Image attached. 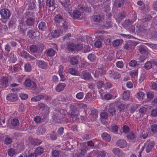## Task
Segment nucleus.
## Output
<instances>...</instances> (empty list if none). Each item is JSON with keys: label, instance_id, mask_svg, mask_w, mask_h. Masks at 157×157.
Wrapping results in <instances>:
<instances>
[{"label": "nucleus", "instance_id": "obj_40", "mask_svg": "<svg viewBox=\"0 0 157 157\" xmlns=\"http://www.w3.org/2000/svg\"><path fill=\"white\" fill-rule=\"evenodd\" d=\"M11 125L13 126H14L18 125L19 124L18 120L16 119H12L11 121Z\"/></svg>", "mask_w": 157, "mask_h": 157}, {"label": "nucleus", "instance_id": "obj_49", "mask_svg": "<svg viewBox=\"0 0 157 157\" xmlns=\"http://www.w3.org/2000/svg\"><path fill=\"white\" fill-rule=\"evenodd\" d=\"M112 96L111 94L107 93L105 94L104 97H102V98L106 100H109L112 98Z\"/></svg>", "mask_w": 157, "mask_h": 157}, {"label": "nucleus", "instance_id": "obj_9", "mask_svg": "<svg viewBox=\"0 0 157 157\" xmlns=\"http://www.w3.org/2000/svg\"><path fill=\"white\" fill-rule=\"evenodd\" d=\"M8 79L6 77H2L0 82V88H4L8 86Z\"/></svg>", "mask_w": 157, "mask_h": 157}, {"label": "nucleus", "instance_id": "obj_54", "mask_svg": "<svg viewBox=\"0 0 157 157\" xmlns=\"http://www.w3.org/2000/svg\"><path fill=\"white\" fill-rule=\"evenodd\" d=\"M88 58L91 61H93L95 59V57L94 55L90 54L88 56Z\"/></svg>", "mask_w": 157, "mask_h": 157}, {"label": "nucleus", "instance_id": "obj_28", "mask_svg": "<svg viewBox=\"0 0 157 157\" xmlns=\"http://www.w3.org/2000/svg\"><path fill=\"white\" fill-rule=\"evenodd\" d=\"M124 4L123 0H115L114 5L116 7H120Z\"/></svg>", "mask_w": 157, "mask_h": 157}, {"label": "nucleus", "instance_id": "obj_12", "mask_svg": "<svg viewBox=\"0 0 157 157\" xmlns=\"http://www.w3.org/2000/svg\"><path fill=\"white\" fill-rule=\"evenodd\" d=\"M145 145L147 146L146 151L148 153L153 149L154 145V143L152 141H147Z\"/></svg>", "mask_w": 157, "mask_h": 157}, {"label": "nucleus", "instance_id": "obj_53", "mask_svg": "<svg viewBox=\"0 0 157 157\" xmlns=\"http://www.w3.org/2000/svg\"><path fill=\"white\" fill-rule=\"evenodd\" d=\"M109 112L112 116H114L116 113V110L114 108H110L109 109Z\"/></svg>", "mask_w": 157, "mask_h": 157}, {"label": "nucleus", "instance_id": "obj_50", "mask_svg": "<svg viewBox=\"0 0 157 157\" xmlns=\"http://www.w3.org/2000/svg\"><path fill=\"white\" fill-rule=\"evenodd\" d=\"M130 75L132 77H135L138 74V70L131 71L129 73Z\"/></svg>", "mask_w": 157, "mask_h": 157}, {"label": "nucleus", "instance_id": "obj_48", "mask_svg": "<svg viewBox=\"0 0 157 157\" xmlns=\"http://www.w3.org/2000/svg\"><path fill=\"white\" fill-rule=\"evenodd\" d=\"M94 19L96 22H100L102 19V17L100 15H96L94 16Z\"/></svg>", "mask_w": 157, "mask_h": 157}, {"label": "nucleus", "instance_id": "obj_3", "mask_svg": "<svg viewBox=\"0 0 157 157\" xmlns=\"http://www.w3.org/2000/svg\"><path fill=\"white\" fill-rule=\"evenodd\" d=\"M25 86L28 87L29 89L35 90L36 88V83L33 82H31V80L29 79H27L25 80Z\"/></svg>", "mask_w": 157, "mask_h": 157}, {"label": "nucleus", "instance_id": "obj_2", "mask_svg": "<svg viewBox=\"0 0 157 157\" xmlns=\"http://www.w3.org/2000/svg\"><path fill=\"white\" fill-rule=\"evenodd\" d=\"M62 4L65 8V10L67 11L70 16H72V11L74 8L72 7L70 4V0H63Z\"/></svg>", "mask_w": 157, "mask_h": 157}, {"label": "nucleus", "instance_id": "obj_6", "mask_svg": "<svg viewBox=\"0 0 157 157\" xmlns=\"http://www.w3.org/2000/svg\"><path fill=\"white\" fill-rule=\"evenodd\" d=\"M105 73V70L102 68L98 69L97 71H93L92 72L93 74L96 78H98L99 76L104 75Z\"/></svg>", "mask_w": 157, "mask_h": 157}, {"label": "nucleus", "instance_id": "obj_30", "mask_svg": "<svg viewBox=\"0 0 157 157\" xmlns=\"http://www.w3.org/2000/svg\"><path fill=\"white\" fill-rule=\"evenodd\" d=\"M130 92L127 90L124 92L123 94V98L124 100H128L130 97Z\"/></svg>", "mask_w": 157, "mask_h": 157}, {"label": "nucleus", "instance_id": "obj_59", "mask_svg": "<svg viewBox=\"0 0 157 157\" xmlns=\"http://www.w3.org/2000/svg\"><path fill=\"white\" fill-rule=\"evenodd\" d=\"M137 63L136 61L134 60H131L129 63V65L131 67H134L136 66Z\"/></svg>", "mask_w": 157, "mask_h": 157}, {"label": "nucleus", "instance_id": "obj_22", "mask_svg": "<svg viewBox=\"0 0 157 157\" xmlns=\"http://www.w3.org/2000/svg\"><path fill=\"white\" fill-rule=\"evenodd\" d=\"M136 97L138 100H141L145 98V95L143 92L140 91L136 94Z\"/></svg>", "mask_w": 157, "mask_h": 157}, {"label": "nucleus", "instance_id": "obj_57", "mask_svg": "<svg viewBox=\"0 0 157 157\" xmlns=\"http://www.w3.org/2000/svg\"><path fill=\"white\" fill-rule=\"evenodd\" d=\"M91 114L92 116L95 118L97 117L98 111L96 109H94L91 111Z\"/></svg>", "mask_w": 157, "mask_h": 157}, {"label": "nucleus", "instance_id": "obj_23", "mask_svg": "<svg viewBox=\"0 0 157 157\" xmlns=\"http://www.w3.org/2000/svg\"><path fill=\"white\" fill-rule=\"evenodd\" d=\"M92 153L93 155H95V154H96L97 156H100V157H105L106 154V153L104 151H101L98 153L96 151H94Z\"/></svg>", "mask_w": 157, "mask_h": 157}, {"label": "nucleus", "instance_id": "obj_33", "mask_svg": "<svg viewBox=\"0 0 157 157\" xmlns=\"http://www.w3.org/2000/svg\"><path fill=\"white\" fill-rule=\"evenodd\" d=\"M82 78L86 80H90L91 78V75L89 73H83Z\"/></svg>", "mask_w": 157, "mask_h": 157}, {"label": "nucleus", "instance_id": "obj_56", "mask_svg": "<svg viewBox=\"0 0 157 157\" xmlns=\"http://www.w3.org/2000/svg\"><path fill=\"white\" fill-rule=\"evenodd\" d=\"M91 114L92 116L95 118L97 117L98 111L96 109H94L91 111Z\"/></svg>", "mask_w": 157, "mask_h": 157}, {"label": "nucleus", "instance_id": "obj_24", "mask_svg": "<svg viewBox=\"0 0 157 157\" xmlns=\"http://www.w3.org/2000/svg\"><path fill=\"white\" fill-rule=\"evenodd\" d=\"M154 61L151 60L148 61L145 64L144 67L145 69L147 70L150 69L152 67V63H153Z\"/></svg>", "mask_w": 157, "mask_h": 157}, {"label": "nucleus", "instance_id": "obj_62", "mask_svg": "<svg viewBox=\"0 0 157 157\" xmlns=\"http://www.w3.org/2000/svg\"><path fill=\"white\" fill-rule=\"evenodd\" d=\"M16 77L19 83L21 82L23 79V76L22 75H16Z\"/></svg>", "mask_w": 157, "mask_h": 157}, {"label": "nucleus", "instance_id": "obj_35", "mask_svg": "<svg viewBox=\"0 0 157 157\" xmlns=\"http://www.w3.org/2000/svg\"><path fill=\"white\" fill-rule=\"evenodd\" d=\"M44 152L43 148L41 147H39L36 148L35 151V152L37 155H40Z\"/></svg>", "mask_w": 157, "mask_h": 157}, {"label": "nucleus", "instance_id": "obj_36", "mask_svg": "<svg viewBox=\"0 0 157 157\" xmlns=\"http://www.w3.org/2000/svg\"><path fill=\"white\" fill-rule=\"evenodd\" d=\"M55 54L54 50L52 48L48 49L47 51V55L49 56H54Z\"/></svg>", "mask_w": 157, "mask_h": 157}, {"label": "nucleus", "instance_id": "obj_38", "mask_svg": "<svg viewBox=\"0 0 157 157\" xmlns=\"http://www.w3.org/2000/svg\"><path fill=\"white\" fill-rule=\"evenodd\" d=\"M24 68L25 71L28 72L32 70L31 66L29 63H27L25 65Z\"/></svg>", "mask_w": 157, "mask_h": 157}, {"label": "nucleus", "instance_id": "obj_29", "mask_svg": "<svg viewBox=\"0 0 157 157\" xmlns=\"http://www.w3.org/2000/svg\"><path fill=\"white\" fill-rule=\"evenodd\" d=\"M34 19L31 17L27 18L25 21L26 24L29 26L33 25L34 22Z\"/></svg>", "mask_w": 157, "mask_h": 157}, {"label": "nucleus", "instance_id": "obj_10", "mask_svg": "<svg viewBox=\"0 0 157 157\" xmlns=\"http://www.w3.org/2000/svg\"><path fill=\"white\" fill-rule=\"evenodd\" d=\"M27 34L28 36L32 38H35L36 36L39 35V33L38 32L32 30H29L27 32Z\"/></svg>", "mask_w": 157, "mask_h": 157}, {"label": "nucleus", "instance_id": "obj_34", "mask_svg": "<svg viewBox=\"0 0 157 157\" xmlns=\"http://www.w3.org/2000/svg\"><path fill=\"white\" fill-rule=\"evenodd\" d=\"M45 131V129L43 127H39L37 129V133L38 135H42Z\"/></svg>", "mask_w": 157, "mask_h": 157}, {"label": "nucleus", "instance_id": "obj_1", "mask_svg": "<svg viewBox=\"0 0 157 157\" xmlns=\"http://www.w3.org/2000/svg\"><path fill=\"white\" fill-rule=\"evenodd\" d=\"M78 9L80 11L78 10H74L73 12L72 16L75 18H78L81 15V12H82L83 10H85L90 12L91 10V8L89 7H86L85 8L83 5H80L78 6Z\"/></svg>", "mask_w": 157, "mask_h": 157}, {"label": "nucleus", "instance_id": "obj_58", "mask_svg": "<svg viewBox=\"0 0 157 157\" xmlns=\"http://www.w3.org/2000/svg\"><path fill=\"white\" fill-rule=\"evenodd\" d=\"M117 125H115L112 126L110 130L112 132H113L114 133H116L117 132Z\"/></svg>", "mask_w": 157, "mask_h": 157}, {"label": "nucleus", "instance_id": "obj_45", "mask_svg": "<svg viewBox=\"0 0 157 157\" xmlns=\"http://www.w3.org/2000/svg\"><path fill=\"white\" fill-rule=\"evenodd\" d=\"M84 96L83 93L82 92H80L78 93L76 96V98L79 100L82 99Z\"/></svg>", "mask_w": 157, "mask_h": 157}, {"label": "nucleus", "instance_id": "obj_5", "mask_svg": "<svg viewBox=\"0 0 157 157\" xmlns=\"http://www.w3.org/2000/svg\"><path fill=\"white\" fill-rule=\"evenodd\" d=\"M0 13L2 17L4 19H8L11 15L10 10L6 9L1 10Z\"/></svg>", "mask_w": 157, "mask_h": 157}, {"label": "nucleus", "instance_id": "obj_41", "mask_svg": "<svg viewBox=\"0 0 157 157\" xmlns=\"http://www.w3.org/2000/svg\"><path fill=\"white\" fill-rule=\"evenodd\" d=\"M25 109V105L22 104H20L19 105L18 108V111L20 112H24Z\"/></svg>", "mask_w": 157, "mask_h": 157}, {"label": "nucleus", "instance_id": "obj_51", "mask_svg": "<svg viewBox=\"0 0 157 157\" xmlns=\"http://www.w3.org/2000/svg\"><path fill=\"white\" fill-rule=\"evenodd\" d=\"M127 136L128 139L132 140L135 138V136L132 132H130L128 134Z\"/></svg>", "mask_w": 157, "mask_h": 157}, {"label": "nucleus", "instance_id": "obj_21", "mask_svg": "<svg viewBox=\"0 0 157 157\" xmlns=\"http://www.w3.org/2000/svg\"><path fill=\"white\" fill-rule=\"evenodd\" d=\"M78 58L77 56L71 58L70 59V63L73 65H76L78 62Z\"/></svg>", "mask_w": 157, "mask_h": 157}, {"label": "nucleus", "instance_id": "obj_15", "mask_svg": "<svg viewBox=\"0 0 157 157\" xmlns=\"http://www.w3.org/2000/svg\"><path fill=\"white\" fill-rule=\"evenodd\" d=\"M147 111V109L145 107L141 108L139 109V113L140 114L141 117H143L144 115H145L144 118H146L148 117L147 114H146V113Z\"/></svg>", "mask_w": 157, "mask_h": 157}, {"label": "nucleus", "instance_id": "obj_46", "mask_svg": "<svg viewBox=\"0 0 157 157\" xmlns=\"http://www.w3.org/2000/svg\"><path fill=\"white\" fill-rule=\"evenodd\" d=\"M121 40H116L114 41L113 43V45L114 47H117L119 46L121 43Z\"/></svg>", "mask_w": 157, "mask_h": 157}, {"label": "nucleus", "instance_id": "obj_17", "mask_svg": "<svg viewBox=\"0 0 157 157\" xmlns=\"http://www.w3.org/2000/svg\"><path fill=\"white\" fill-rule=\"evenodd\" d=\"M109 75H112V77L114 79H117L121 77L120 74L117 72H114L113 71H109Z\"/></svg>", "mask_w": 157, "mask_h": 157}, {"label": "nucleus", "instance_id": "obj_64", "mask_svg": "<svg viewBox=\"0 0 157 157\" xmlns=\"http://www.w3.org/2000/svg\"><path fill=\"white\" fill-rule=\"evenodd\" d=\"M151 131L154 132H157V125L154 124L151 126Z\"/></svg>", "mask_w": 157, "mask_h": 157}, {"label": "nucleus", "instance_id": "obj_52", "mask_svg": "<svg viewBox=\"0 0 157 157\" xmlns=\"http://www.w3.org/2000/svg\"><path fill=\"white\" fill-rule=\"evenodd\" d=\"M147 98L151 100L154 97V94L151 92H148L147 93Z\"/></svg>", "mask_w": 157, "mask_h": 157}, {"label": "nucleus", "instance_id": "obj_25", "mask_svg": "<svg viewBox=\"0 0 157 157\" xmlns=\"http://www.w3.org/2000/svg\"><path fill=\"white\" fill-rule=\"evenodd\" d=\"M111 22L109 19L108 18L106 21H105L104 22V26L105 28L106 29L109 28L111 26Z\"/></svg>", "mask_w": 157, "mask_h": 157}, {"label": "nucleus", "instance_id": "obj_31", "mask_svg": "<svg viewBox=\"0 0 157 157\" xmlns=\"http://www.w3.org/2000/svg\"><path fill=\"white\" fill-rule=\"evenodd\" d=\"M38 28L42 30H45L46 29V25L44 22H41L39 24Z\"/></svg>", "mask_w": 157, "mask_h": 157}, {"label": "nucleus", "instance_id": "obj_13", "mask_svg": "<svg viewBox=\"0 0 157 157\" xmlns=\"http://www.w3.org/2000/svg\"><path fill=\"white\" fill-rule=\"evenodd\" d=\"M17 98V96L15 94H9L6 97L7 100L11 101H15Z\"/></svg>", "mask_w": 157, "mask_h": 157}, {"label": "nucleus", "instance_id": "obj_39", "mask_svg": "<svg viewBox=\"0 0 157 157\" xmlns=\"http://www.w3.org/2000/svg\"><path fill=\"white\" fill-rule=\"evenodd\" d=\"M75 45L73 43L69 44L67 46L68 49L70 51H73L75 50Z\"/></svg>", "mask_w": 157, "mask_h": 157}, {"label": "nucleus", "instance_id": "obj_44", "mask_svg": "<svg viewBox=\"0 0 157 157\" xmlns=\"http://www.w3.org/2000/svg\"><path fill=\"white\" fill-rule=\"evenodd\" d=\"M35 7V2H30L29 3L28 6V9L30 10H32L34 9Z\"/></svg>", "mask_w": 157, "mask_h": 157}, {"label": "nucleus", "instance_id": "obj_4", "mask_svg": "<svg viewBox=\"0 0 157 157\" xmlns=\"http://www.w3.org/2000/svg\"><path fill=\"white\" fill-rule=\"evenodd\" d=\"M65 24H67L66 23H64L63 25V27L64 29V31L62 32H61L60 33L59 30H55L52 31V33L51 34V36L53 38H57L59 37V36L61 34H63L65 33L66 32V29L67 28V26H65Z\"/></svg>", "mask_w": 157, "mask_h": 157}, {"label": "nucleus", "instance_id": "obj_11", "mask_svg": "<svg viewBox=\"0 0 157 157\" xmlns=\"http://www.w3.org/2000/svg\"><path fill=\"white\" fill-rule=\"evenodd\" d=\"M21 56L24 57L28 60L31 61L34 59V58L33 56L30 55L28 53L24 51L21 52Z\"/></svg>", "mask_w": 157, "mask_h": 157}, {"label": "nucleus", "instance_id": "obj_14", "mask_svg": "<svg viewBox=\"0 0 157 157\" xmlns=\"http://www.w3.org/2000/svg\"><path fill=\"white\" fill-rule=\"evenodd\" d=\"M98 37L99 40H100L101 41H104L105 43V41H106L107 43V42L109 43L111 41L109 35H107V36L99 35V37L98 36Z\"/></svg>", "mask_w": 157, "mask_h": 157}, {"label": "nucleus", "instance_id": "obj_61", "mask_svg": "<svg viewBox=\"0 0 157 157\" xmlns=\"http://www.w3.org/2000/svg\"><path fill=\"white\" fill-rule=\"evenodd\" d=\"M151 114L153 117H156L157 116V109H152L151 112Z\"/></svg>", "mask_w": 157, "mask_h": 157}, {"label": "nucleus", "instance_id": "obj_8", "mask_svg": "<svg viewBox=\"0 0 157 157\" xmlns=\"http://www.w3.org/2000/svg\"><path fill=\"white\" fill-rule=\"evenodd\" d=\"M44 46L42 45L40 47H38L35 45H32L30 47V51L32 52H40L44 49Z\"/></svg>", "mask_w": 157, "mask_h": 157}, {"label": "nucleus", "instance_id": "obj_20", "mask_svg": "<svg viewBox=\"0 0 157 157\" xmlns=\"http://www.w3.org/2000/svg\"><path fill=\"white\" fill-rule=\"evenodd\" d=\"M101 137L103 140L108 142L111 139L110 136L107 132L103 133Z\"/></svg>", "mask_w": 157, "mask_h": 157}, {"label": "nucleus", "instance_id": "obj_55", "mask_svg": "<svg viewBox=\"0 0 157 157\" xmlns=\"http://www.w3.org/2000/svg\"><path fill=\"white\" fill-rule=\"evenodd\" d=\"M100 117L103 119H106L108 117V114L106 112H103L101 113Z\"/></svg>", "mask_w": 157, "mask_h": 157}, {"label": "nucleus", "instance_id": "obj_7", "mask_svg": "<svg viewBox=\"0 0 157 157\" xmlns=\"http://www.w3.org/2000/svg\"><path fill=\"white\" fill-rule=\"evenodd\" d=\"M36 65L42 69L46 70L48 68V63L44 61L37 60L36 61Z\"/></svg>", "mask_w": 157, "mask_h": 157}, {"label": "nucleus", "instance_id": "obj_32", "mask_svg": "<svg viewBox=\"0 0 157 157\" xmlns=\"http://www.w3.org/2000/svg\"><path fill=\"white\" fill-rule=\"evenodd\" d=\"M43 98V97L42 95H38L32 98L31 99V100L32 102H36L40 100Z\"/></svg>", "mask_w": 157, "mask_h": 157}, {"label": "nucleus", "instance_id": "obj_63", "mask_svg": "<svg viewBox=\"0 0 157 157\" xmlns=\"http://www.w3.org/2000/svg\"><path fill=\"white\" fill-rule=\"evenodd\" d=\"M58 78L56 75H53L52 77L51 81L52 82L56 83L58 81Z\"/></svg>", "mask_w": 157, "mask_h": 157}, {"label": "nucleus", "instance_id": "obj_47", "mask_svg": "<svg viewBox=\"0 0 157 157\" xmlns=\"http://www.w3.org/2000/svg\"><path fill=\"white\" fill-rule=\"evenodd\" d=\"M8 155L10 156H13L15 154V152L14 149L10 148L8 150Z\"/></svg>", "mask_w": 157, "mask_h": 157}, {"label": "nucleus", "instance_id": "obj_27", "mask_svg": "<svg viewBox=\"0 0 157 157\" xmlns=\"http://www.w3.org/2000/svg\"><path fill=\"white\" fill-rule=\"evenodd\" d=\"M68 71L72 75L75 76L79 75V73H78V71L74 68H72L69 69Z\"/></svg>", "mask_w": 157, "mask_h": 157}, {"label": "nucleus", "instance_id": "obj_26", "mask_svg": "<svg viewBox=\"0 0 157 157\" xmlns=\"http://www.w3.org/2000/svg\"><path fill=\"white\" fill-rule=\"evenodd\" d=\"M114 154L118 156H120L122 154V151L119 148H115L113 150Z\"/></svg>", "mask_w": 157, "mask_h": 157}, {"label": "nucleus", "instance_id": "obj_60", "mask_svg": "<svg viewBox=\"0 0 157 157\" xmlns=\"http://www.w3.org/2000/svg\"><path fill=\"white\" fill-rule=\"evenodd\" d=\"M75 50L77 51H80L83 48V46L81 44H78L75 45Z\"/></svg>", "mask_w": 157, "mask_h": 157}, {"label": "nucleus", "instance_id": "obj_43", "mask_svg": "<svg viewBox=\"0 0 157 157\" xmlns=\"http://www.w3.org/2000/svg\"><path fill=\"white\" fill-rule=\"evenodd\" d=\"M46 3L47 5L49 7L53 6L54 4L53 0H47Z\"/></svg>", "mask_w": 157, "mask_h": 157}, {"label": "nucleus", "instance_id": "obj_18", "mask_svg": "<svg viewBox=\"0 0 157 157\" xmlns=\"http://www.w3.org/2000/svg\"><path fill=\"white\" fill-rule=\"evenodd\" d=\"M66 86L65 83L60 82L57 85L56 90L57 92H60L63 90Z\"/></svg>", "mask_w": 157, "mask_h": 157}, {"label": "nucleus", "instance_id": "obj_37", "mask_svg": "<svg viewBox=\"0 0 157 157\" xmlns=\"http://www.w3.org/2000/svg\"><path fill=\"white\" fill-rule=\"evenodd\" d=\"M54 20L56 22L59 23L63 20V18L60 14H57L55 17Z\"/></svg>", "mask_w": 157, "mask_h": 157}, {"label": "nucleus", "instance_id": "obj_42", "mask_svg": "<svg viewBox=\"0 0 157 157\" xmlns=\"http://www.w3.org/2000/svg\"><path fill=\"white\" fill-rule=\"evenodd\" d=\"M137 4L140 6V8L141 10H143L145 8L144 4L143 2L140 0L138 1L137 2Z\"/></svg>", "mask_w": 157, "mask_h": 157}, {"label": "nucleus", "instance_id": "obj_19", "mask_svg": "<svg viewBox=\"0 0 157 157\" xmlns=\"http://www.w3.org/2000/svg\"><path fill=\"white\" fill-rule=\"evenodd\" d=\"M134 46L132 44V41H129L124 46V48L131 52L134 48Z\"/></svg>", "mask_w": 157, "mask_h": 157}, {"label": "nucleus", "instance_id": "obj_16", "mask_svg": "<svg viewBox=\"0 0 157 157\" xmlns=\"http://www.w3.org/2000/svg\"><path fill=\"white\" fill-rule=\"evenodd\" d=\"M117 145L118 146L120 147L124 148L127 146V143L125 140H120L117 141Z\"/></svg>", "mask_w": 157, "mask_h": 157}]
</instances>
